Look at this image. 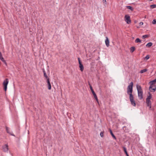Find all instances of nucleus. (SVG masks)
<instances>
[{"label": "nucleus", "instance_id": "f257e3e1", "mask_svg": "<svg viewBox=\"0 0 156 156\" xmlns=\"http://www.w3.org/2000/svg\"><path fill=\"white\" fill-rule=\"evenodd\" d=\"M133 82H131L129 85L128 86L127 92L128 94L129 95V99L131 104L134 106H135L136 104L134 99V96L132 94L133 92Z\"/></svg>", "mask_w": 156, "mask_h": 156}, {"label": "nucleus", "instance_id": "f03ea898", "mask_svg": "<svg viewBox=\"0 0 156 156\" xmlns=\"http://www.w3.org/2000/svg\"><path fill=\"white\" fill-rule=\"evenodd\" d=\"M136 87L137 91L138 96L139 99L141 100L143 98V91L140 85L136 84Z\"/></svg>", "mask_w": 156, "mask_h": 156}, {"label": "nucleus", "instance_id": "7ed1b4c3", "mask_svg": "<svg viewBox=\"0 0 156 156\" xmlns=\"http://www.w3.org/2000/svg\"><path fill=\"white\" fill-rule=\"evenodd\" d=\"M156 82V79L150 81L149 83L150 84V86L149 87V90L151 92H154L156 89V87L155 85L153 84Z\"/></svg>", "mask_w": 156, "mask_h": 156}, {"label": "nucleus", "instance_id": "20e7f679", "mask_svg": "<svg viewBox=\"0 0 156 156\" xmlns=\"http://www.w3.org/2000/svg\"><path fill=\"white\" fill-rule=\"evenodd\" d=\"M9 83L8 79H6L4 81L3 85L4 87V89L5 91H6L7 89V86Z\"/></svg>", "mask_w": 156, "mask_h": 156}, {"label": "nucleus", "instance_id": "39448f33", "mask_svg": "<svg viewBox=\"0 0 156 156\" xmlns=\"http://www.w3.org/2000/svg\"><path fill=\"white\" fill-rule=\"evenodd\" d=\"M125 20L128 24H130L131 23V20L130 19V17L128 15H126L125 16Z\"/></svg>", "mask_w": 156, "mask_h": 156}, {"label": "nucleus", "instance_id": "423d86ee", "mask_svg": "<svg viewBox=\"0 0 156 156\" xmlns=\"http://www.w3.org/2000/svg\"><path fill=\"white\" fill-rule=\"evenodd\" d=\"M78 60L79 63V67L80 69L81 72H83L84 69V67H83V65L82 64V63L81 62L80 59L79 58H78Z\"/></svg>", "mask_w": 156, "mask_h": 156}, {"label": "nucleus", "instance_id": "0eeeda50", "mask_svg": "<svg viewBox=\"0 0 156 156\" xmlns=\"http://www.w3.org/2000/svg\"><path fill=\"white\" fill-rule=\"evenodd\" d=\"M2 150L5 152H8L9 150L8 146L7 144H5L2 147Z\"/></svg>", "mask_w": 156, "mask_h": 156}, {"label": "nucleus", "instance_id": "6e6552de", "mask_svg": "<svg viewBox=\"0 0 156 156\" xmlns=\"http://www.w3.org/2000/svg\"><path fill=\"white\" fill-rule=\"evenodd\" d=\"M146 103L147 105L150 108H151V102L150 100H146Z\"/></svg>", "mask_w": 156, "mask_h": 156}, {"label": "nucleus", "instance_id": "1a4fd4ad", "mask_svg": "<svg viewBox=\"0 0 156 156\" xmlns=\"http://www.w3.org/2000/svg\"><path fill=\"white\" fill-rule=\"evenodd\" d=\"M47 82L48 83V88L49 90L51 89V85L50 83L49 79H48L47 80Z\"/></svg>", "mask_w": 156, "mask_h": 156}, {"label": "nucleus", "instance_id": "9d476101", "mask_svg": "<svg viewBox=\"0 0 156 156\" xmlns=\"http://www.w3.org/2000/svg\"><path fill=\"white\" fill-rule=\"evenodd\" d=\"M5 128H6V132L10 134V135H11L12 136H15V135H14V134H13L12 132H10L9 131V128L8 127L6 126L5 127Z\"/></svg>", "mask_w": 156, "mask_h": 156}, {"label": "nucleus", "instance_id": "9b49d317", "mask_svg": "<svg viewBox=\"0 0 156 156\" xmlns=\"http://www.w3.org/2000/svg\"><path fill=\"white\" fill-rule=\"evenodd\" d=\"M105 43L107 47L109 46V41L108 37H106V39L105 40Z\"/></svg>", "mask_w": 156, "mask_h": 156}, {"label": "nucleus", "instance_id": "f8f14e48", "mask_svg": "<svg viewBox=\"0 0 156 156\" xmlns=\"http://www.w3.org/2000/svg\"><path fill=\"white\" fill-rule=\"evenodd\" d=\"M148 94H149V95L147 97V98H146V100H150V99L152 98V95H151V94L150 92H149L148 93Z\"/></svg>", "mask_w": 156, "mask_h": 156}, {"label": "nucleus", "instance_id": "ddd939ff", "mask_svg": "<svg viewBox=\"0 0 156 156\" xmlns=\"http://www.w3.org/2000/svg\"><path fill=\"white\" fill-rule=\"evenodd\" d=\"M90 90H91V91L94 96V97L96 96L97 95L95 93L92 87H90Z\"/></svg>", "mask_w": 156, "mask_h": 156}, {"label": "nucleus", "instance_id": "4468645a", "mask_svg": "<svg viewBox=\"0 0 156 156\" xmlns=\"http://www.w3.org/2000/svg\"><path fill=\"white\" fill-rule=\"evenodd\" d=\"M110 134L112 136V137L114 139H116V137L113 134V133L112 132V130H111V129H110Z\"/></svg>", "mask_w": 156, "mask_h": 156}, {"label": "nucleus", "instance_id": "2eb2a0df", "mask_svg": "<svg viewBox=\"0 0 156 156\" xmlns=\"http://www.w3.org/2000/svg\"><path fill=\"white\" fill-rule=\"evenodd\" d=\"M147 69H142L141 70L140 72V73H145L147 71Z\"/></svg>", "mask_w": 156, "mask_h": 156}, {"label": "nucleus", "instance_id": "dca6fc26", "mask_svg": "<svg viewBox=\"0 0 156 156\" xmlns=\"http://www.w3.org/2000/svg\"><path fill=\"white\" fill-rule=\"evenodd\" d=\"M152 45V43L151 42H150L146 44V46L148 47H150Z\"/></svg>", "mask_w": 156, "mask_h": 156}, {"label": "nucleus", "instance_id": "f3484780", "mask_svg": "<svg viewBox=\"0 0 156 156\" xmlns=\"http://www.w3.org/2000/svg\"><path fill=\"white\" fill-rule=\"evenodd\" d=\"M126 8L128 9H129L131 11H133V8L131 6H126Z\"/></svg>", "mask_w": 156, "mask_h": 156}, {"label": "nucleus", "instance_id": "a211bd4d", "mask_svg": "<svg viewBox=\"0 0 156 156\" xmlns=\"http://www.w3.org/2000/svg\"><path fill=\"white\" fill-rule=\"evenodd\" d=\"M135 42L136 43H140L141 42V41L139 38H137L135 40Z\"/></svg>", "mask_w": 156, "mask_h": 156}, {"label": "nucleus", "instance_id": "6ab92c4d", "mask_svg": "<svg viewBox=\"0 0 156 156\" xmlns=\"http://www.w3.org/2000/svg\"><path fill=\"white\" fill-rule=\"evenodd\" d=\"M135 50V48L134 47H133L130 48V51L131 52H133Z\"/></svg>", "mask_w": 156, "mask_h": 156}, {"label": "nucleus", "instance_id": "aec40b11", "mask_svg": "<svg viewBox=\"0 0 156 156\" xmlns=\"http://www.w3.org/2000/svg\"><path fill=\"white\" fill-rule=\"evenodd\" d=\"M123 151L126 154H128L126 148L125 147H123Z\"/></svg>", "mask_w": 156, "mask_h": 156}, {"label": "nucleus", "instance_id": "412c9836", "mask_svg": "<svg viewBox=\"0 0 156 156\" xmlns=\"http://www.w3.org/2000/svg\"><path fill=\"white\" fill-rule=\"evenodd\" d=\"M150 7L152 9H154L156 7V5L155 4L151 5L150 6Z\"/></svg>", "mask_w": 156, "mask_h": 156}, {"label": "nucleus", "instance_id": "4be33fe9", "mask_svg": "<svg viewBox=\"0 0 156 156\" xmlns=\"http://www.w3.org/2000/svg\"><path fill=\"white\" fill-rule=\"evenodd\" d=\"M149 37V35H148L146 34L142 36V38L144 39L147 37Z\"/></svg>", "mask_w": 156, "mask_h": 156}, {"label": "nucleus", "instance_id": "5701e85b", "mask_svg": "<svg viewBox=\"0 0 156 156\" xmlns=\"http://www.w3.org/2000/svg\"><path fill=\"white\" fill-rule=\"evenodd\" d=\"M44 76L46 78V80H48V79H49V78L48 77L47 75V74L46 73H44Z\"/></svg>", "mask_w": 156, "mask_h": 156}, {"label": "nucleus", "instance_id": "b1692460", "mask_svg": "<svg viewBox=\"0 0 156 156\" xmlns=\"http://www.w3.org/2000/svg\"><path fill=\"white\" fill-rule=\"evenodd\" d=\"M94 97L96 100L97 102L98 103V104H99L98 100V99L97 95L96 96H94Z\"/></svg>", "mask_w": 156, "mask_h": 156}, {"label": "nucleus", "instance_id": "393cba45", "mask_svg": "<svg viewBox=\"0 0 156 156\" xmlns=\"http://www.w3.org/2000/svg\"><path fill=\"white\" fill-rule=\"evenodd\" d=\"M103 133H104V132H101L100 133V135L102 137H103V136H104Z\"/></svg>", "mask_w": 156, "mask_h": 156}, {"label": "nucleus", "instance_id": "a878e982", "mask_svg": "<svg viewBox=\"0 0 156 156\" xmlns=\"http://www.w3.org/2000/svg\"><path fill=\"white\" fill-rule=\"evenodd\" d=\"M150 58V56L149 55H147L145 57V58L147 60L149 59Z\"/></svg>", "mask_w": 156, "mask_h": 156}, {"label": "nucleus", "instance_id": "bb28decb", "mask_svg": "<svg viewBox=\"0 0 156 156\" xmlns=\"http://www.w3.org/2000/svg\"><path fill=\"white\" fill-rule=\"evenodd\" d=\"M152 23L153 24H156V20L155 19L154 20L152 21Z\"/></svg>", "mask_w": 156, "mask_h": 156}, {"label": "nucleus", "instance_id": "cd10ccee", "mask_svg": "<svg viewBox=\"0 0 156 156\" xmlns=\"http://www.w3.org/2000/svg\"><path fill=\"white\" fill-rule=\"evenodd\" d=\"M88 84L89 86L90 89V87H92L91 86V85L89 81H88Z\"/></svg>", "mask_w": 156, "mask_h": 156}, {"label": "nucleus", "instance_id": "c85d7f7f", "mask_svg": "<svg viewBox=\"0 0 156 156\" xmlns=\"http://www.w3.org/2000/svg\"><path fill=\"white\" fill-rule=\"evenodd\" d=\"M103 2L105 4H106V0H103Z\"/></svg>", "mask_w": 156, "mask_h": 156}, {"label": "nucleus", "instance_id": "c756f323", "mask_svg": "<svg viewBox=\"0 0 156 156\" xmlns=\"http://www.w3.org/2000/svg\"><path fill=\"white\" fill-rule=\"evenodd\" d=\"M6 66L7 65V63L6 62V61L4 60V61H3L2 62Z\"/></svg>", "mask_w": 156, "mask_h": 156}, {"label": "nucleus", "instance_id": "7c9ffc66", "mask_svg": "<svg viewBox=\"0 0 156 156\" xmlns=\"http://www.w3.org/2000/svg\"><path fill=\"white\" fill-rule=\"evenodd\" d=\"M143 24V22H140L139 23V25L140 26L142 25Z\"/></svg>", "mask_w": 156, "mask_h": 156}, {"label": "nucleus", "instance_id": "2f4dec72", "mask_svg": "<svg viewBox=\"0 0 156 156\" xmlns=\"http://www.w3.org/2000/svg\"><path fill=\"white\" fill-rule=\"evenodd\" d=\"M0 59L3 62V61H4L5 60L2 57V58H0Z\"/></svg>", "mask_w": 156, "mask_h": 156}, {"label": "nucleus", "instance_id": "473e14b6", "mask_svg": "<svg viewBox=\"0 0 156 156\" xmlns=\"http://www.w3.org/2000/svg\"><path fill=\"white\" fill-rule=\"evenodd\" d=\"M2 54L1 52H0V58L2 57Z\"/></svg>", "mask_w": 156, "mask_h": 156}, {"label": "nucleus", "instance_id": "72a5a7b5", "mask_svg": "<svg viewBox=\"0 0 156 156\" xmlns=\"http://www.w3.org/2000/svg\"><path fill=\"white\" fill-rule=\"evenodd\" d=\"M42 70H43V73H44H44H46V72H45V70H44V69H42Z\"/></svg>", "mask_w": 156, "mask_h": 156}, {"label": "nucleus", "instance_id": "f704fd0d", "mask_svg": "<svg viewBox=\"0 0 156 156\" xmlns=\"http://www.w3.org/2000/svg\"><path fill=\"white\" fill-rule=\"evenodd\" d=\"M126 156H129L128 153L126 154Z\"/></svg>", "mask_w": 156, "mask_h": 156}, {"label": "nucleus", "instance_id": "c9c22d12", "mask_svg": "<svg viewBox=\"0 0 156 156\" xmlns=\"http://www.w3.org/2000/svg\"><path fill=\"white\" fill-rule=\"evenodd\" d=\"M154 88V87H152V89H153Z\"/></svg>", "mask_w": 156, "mask_h": 156}]
</instances>
